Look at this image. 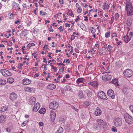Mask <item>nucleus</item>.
<instances>
[{"instance_id": "69168bd1", "label": "nucleus", "mask_w": 133, "mask_h": 133, "mask_svg": "<svg viewBox=\"0 0 133 133\" xmlns=\"http://www.w3.org/2000/svg\"><path fill=\"white\" fill-rule=\"evenodd\" d=\"M43 62L44 63H46L47 62V61L46 60V58L45 57H44L43 58Z\"/></svg>"}, {"instance_id": "7c9ffc66", "label": "nucleus", "mask_w": 133, "mask_h": 133, "mask_svg": "<svg viewBox=\"0 0 133 133\" xmlns=\"http://www.w3.org/2000/svg\"><path fill=\"white\" fill-rule=\"evenodd\" d=\"M65 90H67L70 91L71 90V88L70 86L68 85H67L65 87Z\"/></svg>"}, {"instance_id": "ddd939ff", "label": "nucleus", "mask_w": 133, "mask_h": 133, "mask_svg": "<svg viewBox=\"0 0 133 133\" xmlns=\"http://www.w3.org/2000/svg\"><path fill=\"white\" fill-rule=\"evenodd\" d=\"M3 71H4V72L5 73L6 75L9 76H11L12 75V74L11 72H10L9 71L5 69L1 70V72L2 74H3L2 72Z\"/></svg>"}, {"instance_id": "79ce46f5", "label": "nucleus", "mask_w": 133, "mask_h": 133, "mask_svg": "<svg viewBox=\"0 0 133 133\" xmlns=\"http://www.w3.org/2000/svg\"><path fill=\"white\" fill-rule=\"evenodd\" d=\"M64 71V68L63 67H62L61 68H60L59 70L58 71V72L61 71L62 72H63Z\"/></svg>"}, {"instance_id": "c03bdc74", "label": "nucleus", "mask_w": 133, "mask_h": 133, "mask_svg": "<svg viewBox=\"0 0 133 133\" xmlns=\"http://www.w3.org/2000/svg\"><path fill=\"white\" fill-rule=\"evenodd\" d=\"M13 18V15L12 13H10L9 17V18L10 19H11Z\"/></svg>"}, {"instance_id": "dca6fc26", "label": "nucleus", "mask_w": 133, "mask_h": 133, "mask_svg": "<svg viewBox=\"0 0 133 133\" xmlns=\"http://www.w3.org/2000/svg\"><path fill=\"white\" fill-rule=\"evenodd\" d=\"M56 85L53 84H49L47 86V87L49 89L51 90L55 89L56 88Z\"/></svg>"}, {"instance_id": "3c124183", "label": "nucleus", "mask_w": 133, "mask_h": 133, "mask_svg": "<svg viewBox=\"0 0 133 133\" xmlns=\"http://www.w3.org/2000/svg\"><path fill=\"white\" fill-rule=\"evenodd\" d=\"M75 36L74 35H72L71 36V37L70 39L72 41V40L74 39L75 37Z\"/></svg>"}, {"instance_id": "aec40b11", "label": "nucleus", "mask_w": 133, "mask_h": 133, "mask_svg": "<svg viewBox=\"0 0 133 133\" xmlns=\"http://www.w3.org/2000/svg\"><path fill=\"white\" fill-rule=\"evenodd\" d=\"M132 18H129L128 19L127 22V25L129 26H131L132 24Z\"/></svg>"}, {"instance_id": "052dcab7", "label": "nucleus", "mask_w": 133, "mask_h": 133, "mask_svg": "<svg viewBox=\"0 0 133 133\" xmlns=\"http://www.w3.org/2000/svg\"><path fill=\"white\" fill-rule=\"evenodd\" d=\"M39 125L41 127H42L43 125V123L41 122H39Z\"/></svg>"}, {"instance_id": "6e6d98bb", "label": "nucleus", "mask_w": 133, "mask_h": 133, "mask_svg": "<svg viewBox=\"0 0 133 133\" xmlns=\"http://www.w3.org/2000/svg\"><path fill=\"white\" fill-rule=\"evenodd\" d=\"M84 17L85 18V19H84L85 21H88V17L87 16H84Z\"/></svg>"}, {"instance_id": "5701e85b", "label": "nucleus", "mask_w": 133, "mask_h": 133, "mask_svg": "<svg viewBox=\"0 0 133 133\" xmlns=\"http://www.w3.org/2000/svg\"><path fill=\"white\" fill-rule=\"evenodd\" d=\"M7 108L8 107L6 105L2 107L0 109V112H2L5 111L7 109Z\"/></svg>"}, {"instance_id": "e2e57ef3", "label": "nucleus", "mask_w": 133, "mask_h": 133, "mask_svg": "<svg viewBox=\"0 0 133 133\" xmlns=\"http://www.w3.org/2000/svg\"><path fill=\"white\" fill-rule=\"evenodd\" d=\"M57 64L58 65H62L63 66L65 65V64L63 63H62V62H61L60 63H57Z\"/></svg>"}, {"instance_id": "58836bf2", "label": "nucleus", "mask_w": 133, "mask_h": 133, "mask_svg": "<svg viewBox=\"0 0 133 133\" xmlns=\"http://www.w3.org/2000/svg\"><path fill=\"white\" fill-rule=\"evenodd\" d=\"M129 108L131 112L133 114V105H131L130 106Z\"/></svg>"}, {"instance_id": "37998d69", "label": "nucleus", "mask_w": 133, "mask_h": 133, "mask_svg": "<svg viewBox=\"0 0 133 133\" xmlns=\"http://www.w3.org/2000/svg\"><path fill=\"white\" fill-rule=\"evenodd\" d=\"M111 36L112 37L115 36L116 37H117V36L116 33H114L111 34Z\"/></svg>"}, {"instance_id": "bb28decb", "label": "nucleus", "mask_w": 133, "mask_h": 133, "mask_svg": "<svg viewBox=\"0 0 133 133\" xmlns=\"http://www.w3.org/2000/svg\"><path fill=\"white\" fill-rule=\"evenodd\" d=\"M78 95L80 98H83L84 95L83 91H79Z\"/></svg>"}, {"instance_id": "5fc2aeb1", "label": "nucleus", "mask_w": 133, "mask_h": 133, "mask_svg": "<svg viewBox=\"0 0 133 133\" xmlns=\"http://www.w3.org/2000/svg\"><path fill=\"white\" fill-rule=\"evenodd\" d=\"M108 48H109V51H110V50H111V49L110 48H112V47L111 46V45H109L108 46Z\"/></svg>"}, {"instance_id": "a19ab883", "label": "nucleus", "mask_w": 133, "mask_h": 133, "mask_svg": "<svg viewBox=\"0 0 133 133\" xmlns=\"http://www.w3.org/2000/svg\"><path fill=\"white\" fill-rule=\"evenodd\" d=\"M51 66L52 67V69H54V72H56L57 71V68L56 67L54 66L53 65H52Z\"/></svg>"}, {"instance_id": "13d9d810", "label": "nucleus", "mask_w": 133, "mask_h": 133, "mask_svg": "<svg viewBox=\"0 0 133 133\" xmlns=\"http://www.w3.org/2000/svg\"><path fill=\"white\" fill-rule=\"evenodd\" d=\"M80 19L79 17V16H77V18L75 20V21L77 22Z\"/></svg>"}, {"instance_id": "8fccbe9b", "label": "nucleus", "mask_w": 133, "mask_h": 133, "mask_svg": "<svg viewBox=\"0 0 133 133\" xmlns=\"http://www.w3.org/2000/svg\"><path fill=\"white\" fill-rule=\"evenodd\" d=\"M31 44V43H30L27 45V48L29 49L32 46V44Z\"/></svg>"}, {"instance_id": "f257e3e1", "label": "nucleus", "mask_w": 133, "mask_h": 133, "mask_svg": "<svg viewBox=\"0 0 133 133\" xmlns=\"http://www.w3.org/2000/svg\"><path fill=\"white\" fill-rule=\"evenodd\" d=\"M124 116L126 121L125 125L127 127H129L133 124V118L127 113L124 114Z\"/></svg>"}, {"instance_id": "338daca9", "label": "nucleus", "mask_w": 133, "mask_h": 133, "mask_svg": "<svg viewBox=\"0 0 133 133\" xmlns=\"http://www.w3.org/2000/svg\"><path fill=\"white\" fill-rule=\"evenodd\" d=\"M10 42V43L9 44H7L8 45H9V46H12V42Z\"/></svg>"}, {"instance_id": "20e7f679", "label": "nucleus", "mask_w": 133, "mask_h": 133, "mask_svg": "<svg viewBox=\"0 0 133 133\" xmlns=\"http://www.w3.org/2000/svg\"><path fill=\"white\" fill-rule=\"evenodd\" d=\"M123 74L125 76L129 77H131L133 74L132 70L129 69H126L124 71Z\"/></svg>"}, {"instance_id": "39448f33", "label": "nucleus", "mask_w": 133, "mask_h": 133, "mask_svg": "<svg viewBox=\"0 0 133 133\" xmlns=\"http://www.w3.org/2000/svg\"><path fill=\"white\" fill-rule=\"evenodd\" d=\"M97 95L98 97L100 99L106 100L107 99V98L104 92L102 91H99Z\"/></svg>"}, {"instance_id": "49530a36", "label": "nucleus", "mask_w": 133, "mask_h": 133, "mask_svg": "<svg viewBox=\"0 0 133 133\" xmlns=\"http://www.w3.org/2000/svg\"><path fill=\"white\" fill-rule=\"evenodd\" d=\"M71 108L74 109L75 111L76 112H78V110L76 108H75V107L74 106H72L71 107Z\"/></svg>"}, {"instance_id": "774afa93", "label": "nucleus", "mask_w": 133, "mask_h": 133, "mask_svg": "<svg viewBox=\"0 0 133 133\" xmlns=\"http://www.w3.org/2000/svg\"><path fill=\"white\" fill-rule=\"evenodd\" d=\"M114 17L113 16H112L111 18V21H112V22H113L114 19Z\"/></svg>"}, {"instance_id": "f8f14e48", "label": "nucleus", "mask_w": 133, "mask_h": 133, "mask_svg": "<svg viewBox=\"0 0 133 133\" xmlns=\"http://www.w3.org/2000/svg\"><path fill=\"white\" fill-rule=\"evenodd\" d=\"M56 113L54 112L51 111L50 113V118L52 121L54 122L56 117Z\"/></svg>"}, {"instance_id": "0e129e2a", "label": "nucleus", "mask_w": 133, "mask_h": 133, "mask_svg": "<svg viewBox=\"0 0 133 133\" xmlns=\"http://www.w3.org/2000/svg\"><path fill=\"white\" fill-rule=\"evenodd\" d=\"M59 2L61 4H63L64 3L63 0H59Z\"/></svg>"}, {"instance_id": "b1692460", "label": "nucleus", "mask_w": 133, "mask_h": 133, "mask_svg": "<svg viewBox=\"0 0 133 133\" xmlns=\"http://www.w3.org/2000/svg\"><path fill=\"white\" fill-rule=\"evenodd\" d=\"M130 39L131 37L129 38L128 36H125L124 37V40L126 43L128 42Z\"/></svg>"}, {"instance_id": "f704fd0d", "label": "nucleus", "mask_w": 133, "mask_h": 133, "mask_svg": "<svg viewBox=\"0 0 133 133\" xmlns=\"http://www.w3.org/2000/svg\"><path fill=\"white\" fill-rule=\"evenodd\" d=\"M40 14L44 16L47 14V13L45 12H43L42 11H40Z\"/></svg>"}, {"instance_id": "a878e982", "label": "nucleus", "mask_w": 133, "mask_h": 133, "mask_svg": "<svg viewBox=\"0 0 133 133\" xmlns=\"http://www.w3.org/2000/svg\"><path fill=\"white\" fill-rule=\"evenodd\" d=\"M14 79L12 77H10L9 78H8L7 79V82L10 83H13L14 82Z\"/></svg>"}, {"instance_id": "4468645a", "label": "nucleus", "mask_w": 133, "mask_h": 133, "mask_svg": "<svg viewBox=\"0 0 133 133\" xmlns=\"http://www.w3.org/2000/svg\"><path fill=\"white\" fill-rule=\"evenodd\" d=\"M94 113L95 115L96 116L100 115L101 113V111L100 108H99L97 107Z\"/></svg>"}, {"instance_id": "f3484780", "label": "nucleus", "mask_w": 133, "mask_h": 133, "mask_svg": "<svg viewBox=\"0 0 133 133\" xmlns=\"http://www.w3.org/2000/svg\"><path fill=\"white\" fill-rule=\"evenodd\" d=\"M6 116L5 115H2L0 117V122L3 123L5 121Z\"/></svg>"}, {"instance_id": "423d86ee", "label": "nucleus", "mask_w": 133, "mask_h": 133, "mask_svg": "<svg viewBox=\"0 0 133 133\" xmlns=\"http://www.w3.org/2000/svg\"><path fill=\"white\" fill-rule=\"evenodd\" d=\"M58 103L55 101L52 103H51L49 105V107L50 109H56L58 108Z\"/></svg>"}, {"instance_id": "72a5a7b5", "label": "nucleus", "mask_w": 133, "mask_h": 133, "mask_svg": "<svg viewBox=\"0 0 133 133\" xmlns=\"http://www.w3.org/2000/svg\"><path fill=\"white\" fill-rule=\"evenodd\" d=\"M92 95V92L91 91H89L87 93V95L89 97H91Z\"/></svg>"}, {"instance_id": "9b49d317", "label": "nucleus", "mask_w": 133, "mask_h": 133, "mask_svg": "<svg viewBox=\"0 0 133 133\" xmlns=\"http://www.w3.org/2000/svg\"><path fill=\"white\" fill-rule=\"evenodd\" d=\"M36 99L34 97L31 96L29 99V104L31 105H32L35 103Z\"/></svg>"}, {"instance_id": "6ab92c4d", "label": "nucleus", "mask_w": 133, "mask_h": 133, "mask_svg": "<svg viewBox=\"0 0 133 133\" xmlns=\"http://www.w3.org/2000/svg\"><path fill=\"white\" fill-rule=\"evenodd\" d=\"M91 103V102L88 101H85L83 103V105L85 107H88Z\"/></svg>"}, {"instance_id": "9d476101", "label": "nucleus", "mask_w": 133, "mask_h": 133, "mask_svg": "<svg viewBox=\"0 0 133 133\" xmlns=\"http://www.w3.org/2000/svg\"><path fill=\"white\" fill-rule=\"evenodd\" d=\"M17 96L14 92H12L10 94V98L12 101H14L16 99Z\"/></svg>"}, {"instance_id": "c9c22d12", "label": "nucleus", "mask_w": 133, "mask_h": 133, "mask_svg": "<svg viewBox=\"0 0 133 133\" xmlns=\"http://www.w3.org/2000/svg\"><path fill=\"white\" fill-rule=\"evenodd\" d=\"M24 31H22L20 34V35H22V36H26L27 35V34L25 33L24 34Z\"/></svg>"}, {"instance_id": "c85d7f7f", "label": "nucleus", "mask_w": 133, "mask_h": 133, "mask_svg": "<svg viewBox=\"0 0 133 133\" xmlns=\"http://www.w3.org/2000/svg\"><path fill=\"white\" fill-rule=\"evenodd\" d=\"M45 112V109L44 108H41L39 111L40 114H44Z\"/></svg>"}, {"instance_id": "0eeeda50", "label": "nucleus", "mask_w": 133, "mask_h": 133, "mask_svg": "<svg viewBox=\"0 0 133 133\" xmlns=\"http://www.w3.org/2000/svg\"><path fill=\"white\" fill-rule=\"evenodd\" d=\"M108 95L111 97L112 99H114L115 98V95L114 91L111 89H110L107 91Z\"/></svg>"}, {"instance_id": "680f3d73", "label": "nucleus", "mask_w": 133, "mask_h": 133, "mask_svg": "<svg viewBox=\"0 0 133 133\" xmlns=\"http://www.w3.org/2000/svg\"><path fill=\"white\" fill-rule=\"evenodd\" d=\"M66 129L68 130H70V126L68 125V126H67Z\"/></svg>"}, {"instance_id": "603ef678", "label": "nucleus", "mask_w": 133, "mask_h": 133, "mask_svg": "<svg viewBox=\"0 0 133 133\" xmlns=\"http://www.w3.org/2000/svg\"><path fill=\"white\" fill-rule=\"evenodd\" d=\"M19 66L18 67V68L19 69H21L22 67L23 64H22L21 63H20V64H19Z\"/></svg>"}, {"instance_id": "cd10ccee", "label": "nucleus", "mask_w": 133, "mask_h": 133, "mask_svg": "<svg viewBox=\"0 0 133 133\" xmlns=\"http://www.w3.org/2000/svg\"><path fill=\"white\" fill-rule=\"evenodd\" d=\"M63 131V129L62 127L59 128L55 133H62Z\"/></svg>"}, {"instance_id": "412c9836", "label": "nucleus", "mask_w": 133, "mask_h": 133, "mask_svg": "<svg viewBox=\"0 0 133 133\" xmlns=\"http://www.w3.org/2000/svg\"><path fill=\"white\" fill-rule=\"evenodd\" d=\"M84 79L83 78H79L77 80L76 82L77 84L83 83V80Z\"/></svg>"}, {"instance_id": "1a4fd4ad", "label": "nucleus", "mask_w": 133, "mask_h": 133, "mask_svg": "<svg viewBox=\"0 0 133 133\" xmlns=\"http://www.w3.org/2000/svg\"><path fill=\"white\" fill-rule=\"evenodd\" d=\"M40 107L39 103H37L34 105V107L33 108V111L34 112H36L39 109Z\"/></svg>"}, {"instance_id": "e433bc0d", "label": "nucleus", "mask_w": 133, "mask_h": 133, "mask_svg": "<svg viewBox=\"0 0 133 133\" xmlns=\"http://www.w3.org/2000/svg\"><path fill=\"white\" fill-rule=\"evenodd\" d=\"M110 35V32H107L105 34V37L106 38H108L109 37V36Z\"/></svg>"}, {"instance_id": "4be33fe9", "label": "nucleus", "mask_w": 133, "mask_h": 133, "mask_svg": "<svg viewBox=\"0 0 133 133\" xmlns=\"http://www.w3.org/2000/svg\"><path fill=\"white\" fill-rule=\"evenodd\" d=\"M89 84L93 87H96L97 85V83L96 81H93L89 83Z\"/></svg>"}, {"instance_id": "c756f323", "label": "nucleus", "mask_w": 133, "mask_h": 133, "mask_svg": "<svg viewBox=\"0 0 133 133\" xmlns=\"http://www.w3.org/2000/svg\"><path fill=\"white\" fill-rule=\"evenodd\" d=\"M6 83V80L4 79L2 80L1 79L0 80V85H4Z\"/></svg>"}, {"instance_id": "393cba45", "label": "nucleus", "mask_w": 133, "mask_h": 133, "mask_svg": "<svg viewBox=\"0 0 133 133\" xmlns=\"http://www.w3.org/2000/svg\"><path fill=\"white\" fill-rule=\"evenodd\" d=\"M118 79H113L111 82H112V83L117 85V86H118L119 85V84L118 83Z\"/></svg>"}, {"instance_id": "2eb2a0df", "label": "nucleus", "mask_w": 133, "mask_h": 133, "mask_svg": "<svg viewBox=\"0 0 133 133\" xmlns=\"http://www.w3.org/2000/svg\"><path fill=\"white\" fill-rule=\"evenodd\" d=\"M22 81L23 84L25 85H28L30 84L31 82L29 79L27 78L23 79Z\"/></svg>"}, {"instance_id": "4d7b16f0", "label": "nucleus", "mask_w": 133, "mask_h": 133, "mask_svg": "<svg viewBox=\"0 0 133 133\" xmlns=\"http://www.w3.org/2000/svg\"><path fill=\"white\" fill-rule=\"evenodd\" d=\"M65 25H66V27H70V24H68V23H66L65 24Z\"/></svg>"}, {"instance_id": "a211bd4d", "label": "nucleus", "mask_w": 133, "mask_h": 133, "mask_svg": "<svg viewBox=\"0 0 133 133\" xmlns=\"http://www.w3.org/2000/svg\"><path fill=\"white\" fill-rule=\"evenodd\" d=\"M97 122L98 124V127L102 126L103 127V120L100 119H97Z\"/></svg>"}, {"instance_id": "4c0bfd02", "label": "nucleus", "mask_w": 133, "mask_h": 133, "mask_svg": "<svg viewBox=\"0 0 133 133\" xmlns=\"http://www.w3.org/2000/svg\"><path fill=\"white\" fill-rule=\"evenodd\" d=\"M115 19H117L119 17V14L118 13H116L115 15Z\"/></svg>"}, {"instance_id": "ea45409f", "label": "nucleus", "mask_w": 133, "mask_h": 133, "mask_svg": "<svg viewBox=\"0 0 133 133\" xmlns=\"http://www.w3.org/2000/svg\"><path fill=\"white\" fill-rule=\"evenodd\" d=\"M27 122H28V121H25L23 122L21 126L23 127V126H25L26 125V124L27 123Z\"/></svg>"}, {"instance_id": "a18cd8bd", "label": "nucleus", "mask_w": 133, "mask_h": 133, "mask_svg": "<svg viewBox=\"0 0 133 133\" xmlns=\"http://www.w3.org/2000/svg\"><path fill=\"white\" fill-rule=\"evenodd\" d=\"M60 122L61 123V124L62 123H64V118H61L60 120Z\"/></svg>"}, {"instance_id": "2f4dec72", "label": "nucleus", "mask_w": 133, "mask_h": 133, "mask_svg": "<svg viewBox=\"0 0 133 133\" xmlns=\"http://www.w3.org/2000/svg\"><path fill=\"white\" fill-rule=\"evenodd\" d=\"M111 130L115 132H116L117 131L116 128L114 126L112 127Z\"/></svg>"}, {"instance_id": "473e14b6", "label": "nucleus", "mask_w": 133, "mask_h": 133, "mask_svg": "<svg viewBox=\"0 0 133 133\" xmlns=\"http://www.w3.org/2000/svg\"><path fill=\"white\" fill-rule=\"evenodd\" d=\"M104 9H108L109 8V5L107 3H105L104 4Z\"/></svg>"}, {"instance_id": "bf43d9fd", "label": "nucleus", "mask_w": 133, "mask_h": 133, "mask_svg": "<svg viewBox=\"0 0 133 133\" xmlns=\"http://www.w3.org/2000/svg\"><path fill=\"white\" fill-rule=\"evenodd\" d=\"M91 31L92 34H94L96 32V29H94L93 30H91Z\"/></svg>"}, {"instance_id": "7ed1b4c3", "label": "nucleus", "mask_w": 133, "mask_h": 133, "mask_svg": "<svg viewBox=\"0 0 133 133\" xmlns=\"http://www.w3.org/2000/svg\"><path fill=\"white\" fill-rule=\"evenodd\" d=\"M114 122L116 127H120L122 125V119L121 118H116L114 119Z\"/></svg>"}, {"instance_id": "864d4df0", "label": "nucleus", "mask_w": 133, "mask_h": 133, "mask_svg": "<svg viewBox=\"0 0 133 133\" xmlns=\"http://www.w3.org/2000/svg\"><path fill=\"white\" fill-rule=\"evenodd\" d=\"M13 4L14 5H16V6H17L18 7L19 6V4L16 3V2H13Z\"/></svg>"}, {"instance_id": "09e8293b", "label": "nucleus", "mask_w": 133, "mask_h": 133, "mask_svg": "<svg viewBox=\"0 0 133 133\" xmlns=\"http://www.w3.org/2000/svg\"><path fill=\"white\" fill-rule=\"evenodd\" d=\"M79 8L77 9V11L78 13H80L81 12L82 9H80L79 7Z\"/></svg>"}, {"instance_id": "f03ea898", "label": "nucleus", "mask_w": 133, "mask_h": 133, "mask_svg": "<svg viewBox=\"0 0 133 133\" xmlns=\"http://www.w3.org/2000/svg\"><path fill=\"white\" fill-rule=\"evenodd\" d=\"M126 9L127 11V15L128 16L133 15V7L131 3L129 1L127 2L126 5Z\"/></svg>"}, {"instance_id": "6e6552de", "label": "nucleus", "mask_w": 133, "mask_h": 133, "mask_svg": "<svg viewBox=\"0 0 133 133\" xmlns=\"http://www.w3.org/2000/svg\"><path fill=\"white\" fill-rule=\"evenodd\" d=\"M111 75L108 74H106L103 75L102 77V79L105 81H107L111 80Z\"/></svg>"}, {"instance_id": "de8ad7c7", "label": "nucleus", "mask_w": 133, "mask_h": 133, "mask_svg": "<svg viewBox=\"0 0 133 133\" xmlns=\"http://www.w3.org/2000/svg\"><path fill=\"white\" fill-rule=\"evenodd\" d=\"M26 89V91H29L30 92H32V90H31L32 89L31 88H29V87H28V88H27Z\"/></svg>"}]
</instances>
